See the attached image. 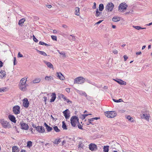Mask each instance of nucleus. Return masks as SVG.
I'll return each mask as SVG.
<instances>
[{
  "instance_id": "1",
  "label": "nucleus",
  "mask_w": 152,
  "mask_h": 152,
  "mask_svg": "<svg viewBox=\"0 0 152 152\" xmlns=\"http://www.w3.org/2000/svg\"><path fill=\"white\" fill-rule=\"evenodd\" d=\"M27 80V78H23L20 80L19 84V89L23 91H25L26 90V87L28 86L26 83Z\"/></svg>"
},
{
  "instance_id": "2",
  "label": "nucleus",
  "mask_w": 152,
  "mask_h": 152,
  "mask_svg": "<svg viewBox=\"0 0 152 152\" xmlns=\"http://www.w3.org/2000/svg\"><path fill=\"white\" fill-rule=\"evenodd\" d=\"M71 124L72 126L75 127L76 126V124L77 123H79V118L78 117L76 116H72L70 119Z\"/></svg>"
},
{
  "instance_id": "3",
  "label": "nucleus",
  "mask_w": 152,
  "mask_h": 152,
  "mask_svg": "<svg viewBox=\"0 0 152 152\" xmlns=\"http://www.w3.org/2000/svg\"><path fill=\"white\" fill-rule=\"evenodd\" d=\"M0 122L2 126L4 128H9L11 127V125L10 123L4 119H1Z\"/></svg>"
},
{
  "instance_id": "4",
  "label": "nucleus",
  "mask_w": 152,
  "mask_h": 152,
  "mask_svg": "<svg viewBox=\"0 0 152 152\" xmlns=\"http://www.w3.org/2000/svg\"><path fill=\"white\" fill-rule=\"evenodd\" d=\"M105 115L108 118H113L115 117L117 115V113L115 111H106L105 113Z\"/></svg>"
},
{
  "instance_id": "5",
  "label": "nucleus",
  "mask_w": 152,
  "mask_h": 152,
  "mask_svg": "<svg viewBox=\"0 0 152 152\" xmlns=\"http://www.w3.org/2000/svg\"><path fill=\"white\" fill-rule=\"evenodd\" d=\"M85 80V79L83 77H77L75 79L74 83L81 84L84 82Z\"/></svg>"
},
{
  "instance_id": "6",
  "label": "nucleus",
  "mask_w": 152,
  "mask_h": 152,
  "mask_svg": "<svg viewBox=\"0 0 152 152\" xmlns=\"http://www.w3.org/2000/svg\"><path fill=\"white\" fill-rule=\"evenodd\" d=\"M127 7V5L124 3H122L120 4L118 7V10L121 12H124Z\"/></svg>"
},
{
  "instance_id": "7",
  "label": "nucleus",
  "mask_w": 152,
  "mask_h": 152,
  "mask_svg": "<svg viewBox=\"0 0 152 152\" xmlns=\"http://www.w3.org/2000/svg\"><path fill=\"white\" fill-rule=\"evenodd\" d=\"M114 7L113 4L112 2H109L107 4L105 7V10L108 12H112Z\"/></svg>"
},
{
  "instance_id": "8",
  "label": "nucleus",
  "mask_w": 152,
  "mask_h": 152,
  "mask_svg": "<svg viewBox=\"0 0 152 152\" xmlns=\"http://www.w3.org/2000/svg\"><path fill=\"white\" fill-rule=\"evenodd\" d=\"M20 107L18 105H15L13 107V111L15 114H18L20 113Z\"/></svg>"
},
{
  "instance_id": "9",
  "label": "nucleus",
  "mask_w": 152,
  "mask_h": 152,
  "mask_svg": "<svg viewBox=\"0 0 152 152\" xmlns=\"http://www.w3.org/2000/svg\"><path fill=\"white\" fill-rule=\"evenodd\" d=\"M35 128L40 133H43L45 132V128L42 126H35Z\"/></svg>"
},
{
  "instance_id": "10",
  "label": "nucleus",
  "mask_w": 152,
  "mask_h": 152,
  "mask_svg": "<svg viewBox=\"0 0 152 152\" xmlns=\"http://www.w3.org/2000/svg\"><path fill=\"white\" fill-rule=\"evenodd\" d=\"M64 115L66 119H69L70 116V112L68 109H67L63 112Z\"/></svg>"
},
{
  "instance_id": "11",
  "label": "nucleus",
  "mask_w": 152,
  "mask_h": 152,
  "mask_svg": "<svg viewBox=\"0 0 152 152\" xmlns=\"http://www.w3.org/2000/svg\"><path fill=\"white\" fill-rule=\"evenodd\" d=\"M20 125L21 127V129L25 130H28L29 128V126L27 124L24 123L23 121L20 122Z\"/></svg>"
},
{
  "instance_id": "12",
  "label": "nucleus",
  "mask_w": 152,
  "mask_h": 152,
  "mask_svg": "<svg viewBox=\"0 0 152 152\" xmlns=\"http://www.w3.org/2000/svg\"><path fill=\"white\" fill-rule=\"evenodd\" d=\"M89 148L90 150L91 151L96 150L97 149V145L91 143L89 145Z\"/></svg>"
},
{
  "instance_id": "13",
  "label": "nucleus",
  "mask_w": 152,
  "mask_h": 152,
  "mask_svg": "<svg viewBox=\"0 0 152 152\" xmlns=\"http://www.w3.org/2000/svg\"><path fill=\"white\" fill-rule=\"evenodd\" d=\"M29 105V102L28 99L27 98H25L23 99V105L24 107L28 108Z\"/></svg>"
},
{
  "instance_id": "14",
  "label": "nucleus",
  "mask_w": 152,
  "mask_h": 152,
  "mask_svg": "<svg viewBox=\"0 0 152 152\" xmlns=\"http://www.w3.org/2000/svg\"><path fill=\"white\" fill-rule=\"evenodd\" d=\"M142 118H144L147 120H148L149 119V115L148 113L146 112V113H142V115L141 116Z\"/></svg>"
},
{
  "instance_id": "15",
  "label": "nucleus",
  "mask_w": 152,
  "mask_h": 152,
  "mask_svg": "<svg viewBox=\"0 0 152 152\" xmlns=\"http://www.w3.org/2000/svg\"><path fill=\"white\" fill-rule=\"evenodd\" d=\"M114 80L121 85H126V82L123 81L121 79H117V80L114 79Z\"/></svg>"
},
{
  "instance_id": "16",
  "label": "nucleus",
  "mask_w": 152,
  "mask_h": 152,
  "mask_svg": "<svg viewBox=\"0 0 152 152\" xmlns=\"http://www.w3.org/2000/svg\"><path fill=\"white\" fill-rule=\"evenodd\" d=\"M8 118L12 122L15 123L16 122V120L15 117L14 115H10L8 116Z\"/></svg>"
},
{
  "instance_id": "17",
  "label": "nucleus",
  "mask_w": 152,
  "mask_h": 152,
  "mask_svg": "<svg viewBox=\"0 0 152 152\" xmlns=\"http://www.w3.org/2000/svg\"><path fill=\"white\" fill-rule=\"evenodd\" d=\"M45 80L49 82H50L52 80H53L54 79L53 76H45Z\"/></svg>"
},
{
  "instance_id": "18",
  "label": "nucleus",
  "mask_w": 152,
  "mask_h": 152,
  "mask_svg": "<svg viewBox=\"0 0 152 152\" xmlns=\"http://www.w3.org/2000/svg\"><path fill=\"white\" fill-rule=\"evenodd\" d=\"M57 76L61 80H63L64 78V77L63 75L61 72H57Z\"/></svg>"
},
{
  "instance_id": "19",
  "label": "nucleus",
  "mask_w": 152,
  "mask_h": 152,
  "mask_svg": "<svg viewBox=\"0 0 152 152\" xmlns=\"http://www.w3.org/2000/svg\"><path fill=\"white\" fill-rule=\"evenodd\" d=\"M44 125L46 127V128L48 132H50L53 129V128L50 126H48L45 123H44Z\"/></svg>"
},
{
  "instance_id": "20",
  "label": "nucleus",
  "mask_w": 152,
  "mask_h": 152,
  "mask_svg": "<svg viewBox=\"0 0 152 152\" xmlns=\"http://www.w3.org/2000/svg\"><path fill=\"white\" fill-rule=\"evenodd\" d=\"M52 97L50 100V102H52L55 101L56 98V94L55 93H53L51 95Z\"/></svg>"
},
{
  "instance_id": "21",
  "label": "nucleus",
  "mask_w": 152,
  "mask_h": 152,
  "mask_svg": "<svg viewBox=\"0 0 152 152\" xmlns=\"http://www.w3.org/2000/svg\"><path fill=\"white\" fill-rule=\"evenodd\" d=\"M102 13V12L99 11L98 9H97L96 11L95 15L96 17H100L101 16Z\"/></svg>"
},
{
  "instance_id": "22",
  "label": "nucleus",
  "mask_w": 152,
  "mask_h": 152,
  "mask_svg": "<svg viewBox=\"0 0 152 152\" xmlns=\"http://www.w3.org/2000/svg\"><path fill=\"white\" fill-rule=\"evenodd\" d=\"M80 8L79 7H76L75 8V14L77 15H80Z\"/></svg>"
},
{
  "instance_id": "23",
  "label": "nucleus",
  "mask_w": 152,
  "mask_h": 152,
  "mask_svg": "<svg viewBox=\"0 0 152 152\" xmlns=\"http://www.w3.org/2000/svg\"><path fill=\"white\" fill-rule=\"evenodd\" d=\"M120 18L119 17L116 16L112 18V20L114 22H117L120 21Z\"/></svg>"
},
{
  "instance_id": "24",
  "label": "nucleus",
  "mask_w": 152,
  "mask_h": 152,
  "mask_svg": "<svg viewBox=\"0 0 152 152\" xmlns=\"http://www.w3.org/2000/svg\"><path fill=\"white\" fill-rule=\"evenodd\" d=\"M6 75L5 72L4 71L1 70L0 72V77L3 78Z\"/></svg>"
},
{
  "instance_id": "25",
  "label": "nucleus",
  "mask_w": 152,
  "mask_h": 152,
  "mask_svg": "<svg viewBox=\"0 0 152 152\" xmlns=\"http://www.w3.org/2000/svg\"><path fill=\"white\" fill-rule=\"evenodd\" d=\"M77 92L80 95L84 96H87V94L85 92L82 91H78Z\"/></svg>"
},
{
  "instance_id": "26",
  "label": "nucleus",
  "mask_w": 152,
  "mask_h": 152,
  "mask_svg": "<svg viewBox=\"0 0 152 152\" xmlns=\"http://www.w3.org/2000/svg\"><path fill=\"white\" fill-rule=\"evenodd\" d=\"M61 141L60 139H56L53 142V143L55 145H58Z\"/></svg>"
},
{
  "instance_id": "27",
  "label": "nucleus",
  "mask_w": 152,
  "mask_h": 152,
  "mask_svg": "<svg viewBox=\"0 0 152 152\" xmlns=\"http://www.w3.org/2000/svg\"><path fill=\"white\" fill-rule=\"evenodd\" d=\"M109 146L108 145L104 146L103 147V151L104 152H108Z\"/></svg>"
},
{
  "instance_id": "28",
  "label": "nucleus",
  "mask_w": 152,
  "mask_h": 152,
  "mask_svg": "<svg viewBox=\"0 0 152 152\" xmlns=\"http://www.w3.org/2000/svg\"><path fill=\"white\" fill-rule=\"evenodd\" d=\"M40 81V79L39 78H35L33 81V82L34 83H38Z\"/></svg>"
},
{
  "instance_id": "29",
  "label": "nucleus",
  "mask_w": 152,
  "mask_h": 152,
  "mask_svg": "<svg viewBox=\"0 0 152 152\" xmlns=\"http://www.w3.org/2000/svg\"><path fill=\"white\" fill-rule=\"evenodd\" d=\"M99 10L100 11H102L104 9V7L103 4H100L99 5Z\"/></svg>"
},
{
  "instance_id": "30",
  "label": "nucleus",
  "mask_w": 152,
  "mask_h": 152,
  "mask_svg": "<svg viewBox=\"0 0 152 152\" xmlns=\"http://www.w3.org/2000/svg\"><path fill=\"white\" fill-rule=\"evenodd\" d=\"M18 148L16 146H14L12 148V152H16L18 151Z\"/></svg>"
},
{
  "instance_id": "31",
  "label": "nucleus",
  "mask_w": 152,
  "mask_h": 152,
  "mask_svg": "<svg viewBox=\"0 0 152 152\" xmlns=\"http://www.w3.org/2000/svg\"><path fill=\"white\" fill-rule=\"evenodd\" d=\"M25 21L24 18H22L18 22V24L19 25H21Z\"/></svg>"
},
{
  "instance_id": "32",
  "label": "nucleus",
  "mask_w": 152,
  "mask_h": 152,
  "mask_svg": "<svg viewBox=\"0 0 152 152\" xmlns=\"http://www.w3.org/2000/svg\"><path fill=\"white\" fill-rule=\"evenodd\" d=\"M44 62L48 66H53V65L50 62L45 61Z\"/></svg>"
},
{
  "instance_id": "33",
  "label": "nucleus",
  "mask_w": 152,
  "mask_h": 152,
  "mask_svg": "<svg viewBox=\"0 0 152 152\" xmlns=\"http://www.w3.org/2000/svg\"><path fill=\"white\" fill-rule=\"evenodd\" d=\"M37 52H39L40 54L44 56H47V55L43 51H40L39 50H37Z\"/></svg>"
},
{
  "instance_id": "34",
  "label": "nucleus",
  "mask_w": 152,
  "mask_h": 152,
  "mask_svg": "<svg viewBox=\"0 0 152 152\" xmlns=\"http://www.w3.org/2000/svg\"><path fill=\"white\" fill-rule=\"evenodd\" d=\"M53 129L56 132H58L60 131V130L58 129V127L56 126L53 127Z\"/></svg>"
},
{
  "instance_id": "35",
  "label": "nucleus",
  "mask_w": 152,
  "mask_h": 152,
  "mask_svg": "<svg viewBox=\"0 0 152 152\" xmlns=\"http://www.w3.org/2000/svg\"><path fill=\"white\" fill-rule=\"evenodd\" d=\"M88 114H83L81 115L80 116V118H81L83 120L85 118L88 116Z\"/></svg>"
},
{
  "instance_id": "36",
  "label": "nucleus",
  "mask_w": 152,
  "mask_h": 152,
  "mask_svg": "<svg viewBox=\"0 0 152 152\" xmlns=\"http://www.w3.org/2000/svg\"><path fill=\"white\" fill-rule=\"evenodd\" d=\"M62 127L64 129H67L66 126L64 121L62 122Z\"/></svg>"
},
{
  "instance_id": "37",
  "label": "nucleus",
  "mask_w": 152,
  "mask_h": 152,
  "mask_svg": "<svg viewBox=\"0 0 152 152\" xmlns=\"http://www.w3.org/2000/svg\"><path fill=\"white\" fill-rule=\"evenodd\" d=\"M113 100L116 102H122V100L121 99H119L118 100H116L114 99H113Z\"/></svg>"
},
{
  "instance_id": "38",
  "label": "nucleus",
  "mask_w": 152,
  "mask_h": 152,
  "mask_svg": "<svg viewBox=\"0 0 152 152\" xmlns=\"http://www.w3.org/2000/svg\"><path fill=\"white\" fill-rule=\"evenodd\" d=\"M27 145L29 147H31L32 146V142L31 141H28L27 142Z\"/></svg>"
},
{
  "instance_id": "39",
  "label": "nucleus",
  "mask_w": 152,
  "mask_h": 152,
  "mask_svg": "<svg viewBox=\"0 0 152 152\" xmlns=\"http://www.w3.org/2000/svg\"><path fill=\"white\" fill-rule=\"evenodd\" d=\"M133 27L134 28H135L137 29V30H140V29H141V27L140 26H133Z\"/></svg>"
},
{
  "instance_id": "40",
  "label": "nucleus",
  "mask_w": 152,
  "mask_h": 152,
  "mask_svg": "<svg viewBox=\"0 0 152 152\" xmlns=\"http://www.w3.org/2000/svg\"><path fill=\"white\" fill-rule=\"evenodd\" d=\"M51 37L53 40H57V37L56 36L52 35L51 36Z\"/></svg>"
},
{
  "instance_id": "41",
  "label": "nucleus",
  "mask_w": 152,
  "mask_h": 152,
  "mask_svg": "<svg viewBox=\"0 0 152 152\" xmlns=\"http://www.w3.org/2000/svg\"><path fill=\"white\" fill-rule=\"evenodd\" d=\"M61 97L63 98L65 101L66 100V98L64 96V94H61L60 95Z\"/></svg>"
},
{
  "instance_id": "42",
  "label": "nucleus",
  "mask_w": 152,
  "mask_h": 152,
  "mask_svg": "<svg viewBox=\"0 0 152 152\" xmlns=\"http://www.w3.org/2000/svg\"><path fill=\"white\" fill-rule=\"evenodd\" d=\"M86 81L88 83L90 84H91L92 85H95V84L94 83H92L91 82V81H90L89 80H87Z\"/></svg>"
},
{
  "instance_id": "43",
  "label": "nucleus",
  "mask_w": 152,
  "mask_h": 152,
  "mask_svg": "<svg viewBox=\"0 0 152 152\" xmlns=\"http://www.w3.org/2000/svg\"><path fill=\"white\" fill-rule=\"evenodd\" d=\"M94 119L93 118H91L90 119H88V121H89V123H91V124H93L91 122L94 121Z\"/></svg>"
},
{
  "instance_id": "44",
  "label": "nucleus",
  "mask_w": 152,
  "mask_h": 152,
  "mask_svg": "<svg viewBox=\"0 0 152 152\" xmlns=\"http://www.w3.org/2000/svg\"><path fill=\"white\" fill-rule=\"evenodd\" d=\"M78 127L80 129H83L82 128V126L80 124H79L78 125Z\"/></svg>"
},
{
  "instance_id": "45",
  "label": "nucleus",
  "mask_w": 152,
  "mask_h": 152,
  "mask_svg": "<svg viewBox=\"0 0 152 152\" xmlns=\"http://www.w3.org/2000/svg\"><path fill=\"white\" fill-rule=\"evenodd\" d=\"M33 39L34 41L35 42H37L38 41V40L35 37L34 35L33 36Z\"/></svg>"
},
{
  "instance_id": "46",
  "label": "nucleus",
  "mask_w": 152,
  "mask_h": 152,
  "mask_svg": "<svg viewBox=\"0 0 152 152\" xmlns=\"http://www.w3.org/2000/svg\"><path fill=\"white\" fill-rule=\"evenodd\" d=\"M6 88H0V92H4L5 91Z\"/></svg>"
},
{
  "instance_id": "47",
  "label": "nucleus",
  "mask_w": 152,
  "mask_h": 152,
  "mask_svg": "<svg viewBox=\"0 0 152 152\" xmlns=\"http://www.w3.org/2000/svg\"><path fill=\"white\" fill-rule=\"evenodd\" d=\"M59 54L60 55H63V56H65V53L64 52L62 51V52H60V53H59Z\"/></svg>"
},
{
  "instance_id": "48",
  "label": "nucleus",
  "mask_w": 152,
  "mask_h": 152,
  "mask_svg": "<svg viewBox=\"0 0 152 152\" xmlns=\"http://www.w3.org/2000/svg\"><path fill=\"white\" fill-rule=\"evenodd\" d=\"M66 101L69 104H70V103L72 104V102L71 101H70L69 99H66Z\"/></svg>"
},
{
  "instance_id": "49",
  "label": "nucleus",
  "mask_w": 152,
  "mask_h": 152,
  "mask_svg": "<svg viewBox=\"0 0 152 152\" xmlns=\"http://www.w3.org/2000/svg\"><path fill=\"white\" fill-rule=\"evenodd\" d=\"M127 119H128V120H129L130 121H131V120L132 119V118H131L130 116L129 115H128V116H127Z\"/></svg>"
},
{
  "instance_id": "50",
  "label": "nucleus",
  "mask_w": 152,
  "mask_h": 152,
  "mask_svg": "<svg viewBox=\"0 0 152 152\" xmlns=\"http://www.w3.org/2000/svg\"><path fill=\"white\" fill-rule=\"evenodd\" d=\"M113 53L115 54H117L118 53V51L116 50H114L113 51Z\"/></svg>"
},
{
  "instance_id": "51",
  "label": "nucleus",
  "mask_w": 152,
  "mask_h": 152,
  "mask_svg": "<svg viewBox=\"0 0 152 152\" xmlns=\"http://www.w3.org/2000/svg\"><path fill=\"white\" fill-rule=\"evenodd\" d=\"M18 57H23V56L22 54L20 53V52H19L18 54Z\"/></svg>"
},
{
  "instance_id": "52",
  "label": "nucleus",
  "mask_w": 152,
  "mask_h": 152,
  "mask_svg": "<svg viewBox=\"0 0 152 152\" xmlns=\"http://www.w3.org/2000/svg\"><path fill=\"white\" fill-rule=\"evenodd\" d=\"M43 98L44 99V101L45 102V104H46V103L47 101V97L46 96H44L43 97Z\"/></svg>"
},
{
  "instance_id": "53",
  "label": "nucleus",
  "mask_w": 152,
  "mask_h": 152,
  "mask_svg": "<svg viewBox=\"0 0 152 152\" xmlns=\"http://www.w3.org/2000/svg\"><path fill=\"white\" fill-rule=\"evenodd\" d=\"M96 3L95 2H94V5L92 7V8L93 9H95L96 8Z\"/></svg>"
},
{
  "instance_id": "54",
  "label": "nucleus",
  "mask_w": 152,
  "mask_h": 152,
  "mask_svg": "<svg viewBox=\"0 0 152 152\" xmlns=\"http://www.w3.org/2000/svg\"><path fill=\"white\" fill-rule=\"evenodd\" d=\"M83 145L82 144V143L80 142L78 145V147L79 148H82L83 147Z\"/></svg>"
},
{
  "instance_id": "55",
  "label": "nucleus",
  "mask_w": 152,
  "mask_h": 152,
  "mask_svg": "<svg viewBox=\"0 0 152 152\" xmlns=\"http://www.w3.org/2000/svg\"><path fill=\"white\" fill-rule=\"evenodd\" d=\"M124 61H126L127 59L128 58V57L126 55L124 56Z\"/></svg>"
},
{
  "instance_id": "56",
  "label": "nucleus",
  "mask_w": 152,
  "mask_h": 152,
  "mask_svg": "<svg viewBox=\"0 0 152 152\" xmlns=\"http://www.w3.org/2000/svg\"><path fill=\"white\" fill-rule=\"evenodd\" d=\"M70 36L72 37V39L74 41L75 40V36H72V35H70Z\"/></svg>"
},
{
  "instance_id": "57",
  "label": "nucleus",
  "mask_w": 152,
  "mask_h": 152,
  "mask_svg": "<svg viewBox=\"0 0 152 152\" xmlns=\"http://www.w3.org/2000/svg\"><path fill=\"white\" fill-rule=\"evenodd\" d=\"M39 45H45V43H44L43 42H42L40 41L39 43Z\"/></svg>"
},
{
  "instance_id": "58",
  "label": "nucleus",
  "mask_w": 152,
  "mask_h": 152,
  "mask_svg": "<svg viewBox=\"0 0 152 152\" xmlns=\"http://www.w3.org/2000/svg\"><path fill=\"white\" fill-rule=\"evenodd\" d=\"M141 51L137 52L136 53V54L137 55H140L141 54Z\"/></svg>"
},
{
  "instance_id": "59",
  "label": "nucleus",
  "mask_w": 152,
  "mask_h": 152,
  "mask_svg": "<svg viewBox=\"0 0 152 152\" xmlns=\"http://www.w3.org/2000/svg\"><path fill=\"white\" fill-rule=\"evenodd\" d=\"M66 91L68 93H69L70 91V89L69 88H66Z\"/></svg>"
},
{
  "instance_id": "60",
  "label": "nucleus",
  "mask_w": 152,
  "mask_h": 152,
  "mask_svg": "<svg viewBox=\"0 0 152 152\" xmlns=\"http://www.w3.org/2000/svg\"><path fill=\"white\" fill-rule=\"evenodd\" d=\"M62 27L64 28H67V26L65 24H63L62 25Z\"/></svg>"
},
{
  "instance_id": "61",
  "label": "nucleus",
  "mask_w": 152,
  "mask_h": 152,
  "mask_svg": "<svg viewBox=\"0 0 152 152\" xmlns=\"http://www.w3.org/2000/svg\"><path fill=\"white\" fill-rule=\"evenodd\" d=\"M53 33L54 34H56L57 33V31L56 30H53Z\"/></svg>"
},
{
  "instance_id": "62",
  "label": "nucleus",
  "mask_w": 152,
  "mask_h": 152,
  "mask_svg": "<svg viewBox=\"0 0 152 152\" xmlns=\"http://www.w3.org/2000/svg\"><path fill=\"white\" fill-rule=\"evenodd\" d=\"M102 21V20H99V21H98V22H97L96 23V24H99V23H100Z\"/></svg>"
},
{
  "instance_id": "63",
  "label": "nucleus",
  "mask_w": 152,
  "mask_h": 152,
  "mask_svg": "<svg viewBox=\"0 0 152 152\" xmlns=\"http://www.w3.org/2000/svg\"><path fill=\"white\" fill-rule=\"evenodd\" d=\"M46 7L49 8H50L52 6L50 5H46Z\"/></svg>"
},
{
  "instance_id": "64",
  "label": "nucleus",
  "mask_w": 152,
  "mask_h": 152,
  "mask_svg": "<svg viewBox=\"0 0 152 152\" xmlns=\"http://www.w3.org/2000/svg\"><path fill=\"white\" fill-rule=\"evenodd\" d=\"M152 25V22H151V23H150L148 24H146L145 25V26H150V25Z\"/></svg>"
}]
</instances>
